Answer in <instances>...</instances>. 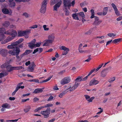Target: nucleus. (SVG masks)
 I'll return each instance as SVG.
<instances>
[{"label": "nucleus", "instance_id": "obj_1", "mask_svg": "<svg viewBox=\"0 0 122 122\" xmlns=\"http://www.w3.org/2000/svg\"><path fill=\"white\" fill-rule=\"evenodd\" d=\"M75 81V82L73 86L72 87L71 86H69L66 90L69 89L70 92H72L76 89L80 84L79 82L82 81V78L80 76H78L76 79Z\"/></svg>", "mask_w": 122, "mask_h": 122}, {"label": "nucleus", "instance_id": "obj_2", "mask_svg": "<svg viewBox=\"0 0 122 122\" xmlns=\"http://www.w3.org/2000/svg\"><path fill=\"white\" fill-rule=\"evenodd\" d=\"M30 33V30H26L24 31H18V36H24L26 39H27L28 38L29 35Z\"/></svg>", "mask_w": 122, "mask_h": 122}, {"label": "nucleus", "instance_id": "obj_3", "mask_svg": "<svg viewBox=\"0 0 122 122\" xmlns=\"http://www.w3.org/2000/svg\"><path fill=\"white\" fill-rule=\"evenodd\" d=\"M55 38V37L53 35H49L48 37V39L44 41L45 43L43 45V46H48L49 44L52 43L54 41Z\"/></svg>", "mask_w": 122, "mask_h": 122}, {"label": "nucleus", "instance_id": "obj_4", "mask_svg": "<svg viewBox=\"0 0 122 122\" xmlns=\"http://www.w3.org/2000/svg\"><path fill=\"white\" fill-rule=\"evenodd\" d=\"M23 40V38H20L18 41L12 43L10 45H8L7 46V48L9 49H14L16 46L21 43Z\"/></svg>", "mask_w": 122, "mask_h": 122}, {"label": "nucleus", "instance_id": "obj_5", "mask_svg": "<svg viewBox=\"0 0 122 122\" xmlns=\"http://www.w3.org/2000/svg\"><path fill=\"white\" fill-rule=\"evenodd\" d=\"M23 67L22 66H12L11 65L8 64L7 66L6 69L8 72H10L14 70H19L22 69Z\"/></svg>", "mask_w": 122, "mask_h": 122}, {"label": "nucleus", "instance_id": "obj_6", "mask_svg": "<svg viewBox=\"0 0 122 122\" xmlns=\"http://www.w3.org/2000/svg\"><path fill=\"white\" fill-rule=\"evenodd\" d=\"M48 1V0H44L42 2L40 10L41 13L43 14L45 13L46 11V5Z\"/></svg>", "mask_w": 122, "mask_h": 122}, {"label": "nucleus", "instance_id": "obj_7", "mask_svg": "<svg viewBox=\"0 0 122 122\" xmlns=\"http://www.w3.org/2000/svg\"><path fill=\"white\" fill-rule=\"evenodd\" d=\"M20 52V48L17 46H16L14 50H10L8 51V53L13 56L19 54Z\"/></svg>", "mask_w": 122, "mask_h": 122}, {"label": "nucleus", "instance_id": "obj_8", "mask_svg": "<svg viewBox=\"0 0 122 122\" xmlns=\"http://www.w3.org/2000/svg\"><path fill=\"white\" fill-rule=\"evenodd\" d=\"M51 111L50 108H48L46 110L41 111V113L44 116V118H47L49 116Z\"/></svg>", "mask_w": 122, "mask_h": 122}, {"label": "nucleus", "instance_id": "obj_9", "mask_svg": "<svg viewBox=\"0 0 122 122\" xmlns=\"http://www.w3.org/2000/svg\"><path fill=\"white\" fill-rule=\"evenodd\" d=\"M5 34L11 36H14L15 38L17 35V32L15 30L13 29H10L8 30L5 32Z\"/></svg>", "mask_w": 122, "mask_h": 122}, {"label": "nucleus", "instance_id": "obj_10", "mask_svg": "<svg viewBox=\"0 0 122 122\" xmlns=\"http://www.w3.org/2000/svg\"><path fill=\"white\" fill-rule=\"evenodd\" d=\"M71 78L70 76L66 77L63 78L61 81V84L62 85L67 84L70 82Z\"/></svg>", "mask_w": 122, "mask_h": 122}, {"label": "nucleus", "instance_id": "obj_11", "mask_svg": "<svg viewBox=\"0 0 122 122\" xmlns=\"http://www.w3.org/2000/svg\"><path fill=\"white\" fill-rule=\"evenodd\" d=\"M70 2L71 0H63L64 6L65 8H68L69 10L71 6Z\"/></svg>", "mask_w": 122, "mask_h": 122}, {"label": "nucleus", "instance_id": "obj_12", "mask_svg": "<svg viewBox=\"0 0 122 122\" xmlns=\"http://www.w3.org/2000/svg\"><path fill=\"white\" fill-rule=\"evenodd\" d=\"M95 21L93 23V24L95 25H99L102 22V21L100 20L98 17L95 16Z\"/></svg>", "mask_w": 122, "mask_h": 122}, {"label": "nucleus", "instance_id": "obj_13", "mask_svg": "<svg viewBox=\"0 0 122 122\" xmlns=\"http://www.w3.org/2000/svg\"><path fill=\"white\" fill-rule=\"evenodd\" d=\"M14 38V36H13L11 37L9 36L5 40L3 41H2L1 42V43L2 44L7 43L9 41L12 40Z\"/></svg>", "mask_w": 122, "mask_h": 122}, {"label": "nucleus", "instance_id": "obj_14", "mask_svg": "<svg viewBox=\"0 0 122 122\" xmlns=\"http://www.w3.org/2000/svg\"><path fill=\"white\" fill-rule=\"evenodd\" d=\"M111 5L114 9L116 15H119L120 13L116 5L114 3H112L111 4Z\"/></svg>", "mask_w": 122, "mask_h": 122}, {"label": "nucleus", "instance_id": "obj_15", "mask_svg": "<svg viewBox=\"0 0 122 122\" xmlns=\"http://www.w3.org/2000/svg\"><path fill=\"white\" fill-rule=\"evenodd\" d=\"M36 66L34 62L33 61L31 63L30 65L29 66L28 69L30 70V71L32 72L34 71V68Z\"/></svg>", "mask_w": 122, "mask_h": 122}, {"label": "nucleus", "instance_id": "obj_16", "mask_svg": "<svg viewBox=\"0 0 122 122\" xmlns=\"http://www.w3.org/2000/svg\"><path fill=\"white\" fill-rule=\"evenodd\" d=\"M84 96L85 97L86 100L89 102H92V100H94L95 98V97H93L90 98L89 96L87 95H85Z\"/></svg>", "mask_w": 122, "mask_h": 122}, {"label": "nucleus", "instance_id": "obj_17", "mask_svg": "<svg viewBox=\"0 0 122 122\" xmlns=\"http://www.w3.org/2000/svg\"><path fill=\"white\" fill-rule=\"evenodd\" d=\"M7 52V50L4 49H0V54L3 56H5L6 55Z\"/></svg>", "mask_w": 122, "mask_h": 122}, {"label": "nucleus", "instance_id": "obj_18", "mask_svg": "<svg viewBox=\"0 0 122 122\" xmlns=\"http://www.w3.org/2000/svg\"><path fill=\"white\" fill-rule=\"evenodd\" d=\"M62 3V1L60 0L56 4L54 5L53 7L54 10L56 11L57 10V8H58L61 6Z\"/></svg>", "mask_w": 122, "mask_h": 122}, {"label": "nucleus", "instance_id": "obj_19", "mask_svg": "<svg viewBox=\"0 0 122 122\" xmlns=\"http://www.w3.org/2000/svg\"><path fill=\"white\" fill-rule=\"evenodd\" d=\"M82 44H80L79 46L78 50L79 52L81 53H85L86 52V51L82 49Z\"/></svg>", "mask_w": 122, "mask_h": 122}, {"label": "nucleus", "instance_id": "obj_20", "mask_svg": "<svg viewBox=\"0 0 122 122\" xmlns=\"http://www.w3.org/2000/svg\"><path fill=\"white\" fill-rule=\"evenodd\" d=\"M99 81L95 79H93L91 80L90 82L89 85L90 86L93 85H96L98 84Z\"/></svg>", "mask_w": 122, "mask_h": 122}, {"label": "nucleus", "instance_id": "obj_21", "mask_svg": "<svg viewBox=\"0 0 122 122\" xmlns=\"http://www.w3.org/2000/svg\"><path fill=\"white\" fill-rule=\"evenodd\" d=\"M43 91V90L41 89L37 88L35 90L33 93L35 94L39 93L42 92Z\"/></svg>", "mask_w": 122, "mask_h": 122}, {"label": "nucleus", "instance_id": "obj_22", "mask_svg": "<svg viewBox=\"0 0 122 122\" xmlns=\"http://www.w3.org/2000/svg\"><path fill=\"white\" fill-rule=\"evenodd\" d=\"M108 10V8L107 7H104L103 10V15H106L107 13Z\"/></svg>", "mask_w": 122, "mask_h": 122}, {"label": "nucleus", "instance_id": "obj_23", "mask_svg": "<svg viewBox=\"0 0 122 122\" xmlns=\"http://www.w3.org/2000/svg\"><path fill=\"white\" fill-rule=\"evenodd\" d=\"M1 107L3 108L9 109L10 107L11 106L9 104L7 103H5L3 104L1 106Z\"/></svg>", "mask_w": 122, "mask_h": 122}, {"label": "nucleus", "instance_id": "obj_24", "mask_svg": "<svg viewBox=\"0 0 122 122\" xmlns=\"http://www.w3.org/2000/svg\"><path fill=\"white\" fill-rule=\"evenodd\" d=\"M122 40L121 38H119L114 40L112 41V42L116 44L117 42H120Z\"/></svg>", "mask_w": 122, "mask_h": 122}, {"label": "nucleus", "instance_id": "obj_25", "mask_svg": "<svg viewBox=\"0 0 122 122\" xmlns=\"http://www.w3.org/2000/svg\"><path fill=\"white\" fill-rule=\"evenodd\" d=\"M2 11L5 14H8L9 13L8 10L6 8H4L2 9Z\"/></svg>", "mask_w": 122, "mask_h": 122}, {"label": "nucleus", "instance_id": "obj_26", "mask_svg": "<svg viewBox=\"0 0 122 122\" xmlns=\"http://www.w3.org/2000/svg\"><path fill=\"white\" fill-rule=\"evenodd\" d=\"M77 14L79 15V16H80L82 17V18H83H83H85V15L83 12H80Z\"/></svg>", "mask_w": 122, "mask_h": 122}, {"label": "nucleus", "instance_id": "obj_27", "mask_svg": "<svg viewBox=\"0 0 122 122\" xmlns=\"http://www.w3.org/2000/svg\"><path fill=\"white\" fill-rule=\"evenodd\" d=\"M68 8H64L63 9L65 13V15L66 16H68L69 15V11L68 10Z\"/></svg>", "mask_w": 122, "mask_h": 122}, {"label": "nucleus", "instance_id": "obj_28", "mask_svg": "<svg viewBox=\"0 0 122 122\" xmlns=\"http://www.w3.org/2000/svg\"><path fill=\"white\" fill-rule=\"evenodd\" d=\"M107 74V72L105 71H102L101 73V75L102 77H105Z\"/></svg>", "mask_w": 122, "mask_h": 122}, {"label": "nucleus", "instance_id": "obj_29", "mask_svg": "<svg viewBox=\"0 0 122 122\" xmlns=\"http://www.w3.org/2000/svg\"><path fill=\"white\" fill-rule=\"evenodd\" d=\"M10 22L8 21H5L3 24V25L5 27H8L10 24Z\"/></svg>", "mask_w": 122, "mask_h": 122}, {"label": "nucleus", "instance_id": "obj_30", "mask_svg": "<svg viewBox=\"0 0 122 122\" xmlns=\"http://www.w3.org/2000/svg\"><path fill=\"white\" fill-rule=\"evenodd\" d=\"M52 76H51L49 77L47 79L44 80H43L42 81H40V83H42L43 82H46L50 80L52 78Z\"/></svg>", "mask_w": 122, "mask_h": 122}, {"label": "nucleus", "instance_id": "obj_31", "mask_svg": "<svg viewBox=\"0 0 122 122\" xmlns=\"http://www.w3.org/2000/svg\"><path fill=\"white\" fill-rule=\"evenodd\" d=\"M60 49L61 50H63L64 51H69V49L66 47L64 46H62L60 48Z\"/></svg>", "mask_w": 122, "mask_h": 122}, {"label": "nucleus", "instance_id": "obj_32", "mask_svg": "<svg viewBox=\"0 0 122 122\" xmlns=\"http://www.w3.org/2000/svg\"><path fill=\"white\" fill-rule=\"evenodd\" d=\"M9 2L10 3L9 4V6L10 7H14L15 6V4L14 2L13 1L12 2Z\"/></svg>", "mask_w": 122, "mask_h": 122}, {"label": "nucleus", "instance_id": "obj_33", "mask_svg": "<svg viewBox=\"0 0 122 122\" xmlns=\"http://www.w3.org/2000/svg\"><path fill=\"white\" fill-rule=\"evenodd\" d=\"M29 46L30 48L31 49H32L35 46V44H33L31 42L28 43Z\"/></svg>", "mask_w": 122, "mask_h": 122}, {"label": "nucleus", "instance_id": "obj_34", "mask_svg": "<svg viewBox=\"0 0 122 122\" xmlns=\"http://www.w3.org/2000/svg\"><path fill=\"white\" fill-rule=\"evenodd\" d=\"M31 109V107L30 106L27 107L24 109V111L25 112H27L29 111Z\"/></svg>", "mask_w": 122, "mask_h": 122}, {"label": "nucleus", "instance_id": "obj_35", "mask_svg": "<svg viewBox=\"0 0 122 122\" xmlns=\"http://www.w3.org/2000/svg\"><path fill=\"white\" fill-rule=\"evenodd\" d=\"M58 0H51L50 3L51 5H53L57 2Z\"/></svg>", "mask_w": 122, "mask_h": 122}, {"label": "nucleus", "instance_id": "obj_36", "mask_svg": "<svg viewBox=\"0 0 122 122\" xmlns=\"http://www.w3.org/2000/svg\"><path fill=\"white\" fill-rule=\"evenodd\" d=\"M66 93V90L63 91L59 95V97L60 98H62L63 96H64Z\"/></svg>", "mask_w": 122, "mask_h": 122}, {"label": "nucleus", "instance_id": "obj_37", "mask_svg": "<svg viewBox=\"0 0 122 122\" xmlns=\"http://www.w3.org/2000/svg\"><path fill=\"white\" fill-rule=\"evenodd\" d=\"M5 30L4 28H0V33L5 34Z\"/></svg>", "mask_w": 122, "mask_h": 122}, {"label": "nucleus", "instance_id": "obj_38", "mask_svg": "<svg viewBox=\"0 0 122 122\" xmlns=\"http://www.w3.org/2000/svg\"><path fill=\"white\" fill-rule=\"evenodd\" d=\"M115 80V77H113L112 78H111L109 79L108 80V82L110 83H112Z\"/></svg>", "mask_w": 122, "mask_h": 122}, {"label": "nucleus", "instance_id": "obj_39", "mask_svg": "<svg viewBox=\"0 0 122 122\" xmlns=\"http://www.w3.org/2000/svg\"><path fill=\"white\" fill-rule=\"evenodd\" d=\"M8 64L7 63H5L3 65H2L1 66V67L2 68H6L7 66H8Z\"/></svg>", "mask_w": 122, "mask_h": 122}, {"label": "nucleus", "instance_id": "obj_40", "mask_svg": "<svg viewBox=\"0 0 122 122\" xmlns=\"http://www.w3.org/2000/svg\"><path fill=\"white\" fill-rule=\"evenodd\" d=\"M107 35L111 37H113L116 36V34L113 33H110L107 34Z\"/></svg>", "mask_w": 122, "mask_h": 122}, {"label": "nucleus", "instance_id": "obj_41", "mask_svg": "<svg viewBox=\"0 0 122 122\" xmlns=\"http://www.w3.org/2000/svg\"><path fill=\"white\" fill-rule=\"evenodd\" d=\"M5 37V36L4 34L0 33V41L4 39Z\"/></svg>", "mask_w": 122, "mask_h": 122}, {"label": "nucleus", "instance_id": "obj_42", "mask_svg": "<svg viewBox=\"0 0 122 122\" xmlns=\"http://www.w3.org/2000/svg\"><path fill=\"white\" fill-rule=\"evenodd\" d=\"M44 108V107L43 106L41 107H39L37 109H35L34 110V111L35 112H37L39 111L41 109Z\"/></svg>", "mask_w": 122, "mask_h": 122}, {"label": "nucleus", "instance_id": "obj_43", "mask_svg": "<svg viewBox=\"0 0 122 122\" xmlns=\"http://www.w3.org/2000/svg\"><path fill=\"white\" fill-rule=\"evenodd\" d=\"M53 106V104L51 103H49L46 105L45 106H43L44 108H46L47 107H51Z\"/></svg>", "mask_w": 122, "mask_h": 122}, {"label": "nucleus", "instance_id": "obj_44", "mask_svg": "<svg viewBox=\"0 0 122 122\" xmlns=\"http://www.w3.org/2000/svg\"><path fill=\"white\" fill-rule=\"evenodd\" d=\"M72 16L73 19H76L77 20H79V19L76 14H74L72 15Z\"/></svg>", "mask_w": 122, "mask_h": 122}, {"label": "nucleus", "instance_id": "obj_45", "mask_svg": "<svg viewBox=\"0 0 122 122\" xmlns=\"http://www.w3.org/2000/svg\"><path fill=\"white\" fill-rule=\"evenodd\" d=\"M2 72H3L4 76H7L8 74V72L6 71H3Z\"/></svg>", "mask_w": 122, "mask_h": 122}, {"label": "nucleus", "instance_id": "obj_46", "mask_svg": "<svg viewBox=\"0 0 122 122\" xmlns=\"http://www.w3.org/2000/svg\"><path fill=\"white\" fill-rule=\"evenodd\" d=\"M18 119H16L13 120H7L6 121V122H17V121H18Z\"/></svg>", "mask_w": 122, "mask_h": 122}, {"label": "nucleus", "instance_id": "obj_47", "mask_svg": "<svg viewBox=\"0 0 122 122\" xmlns=\"http://www.w3.org/2000/svg\"><path fill=\"white\" fill-rule=\"evenodd\" d=\"M31 50H26L25 52L24 53H25V55H26L30 54L31 52ZM31 51H32V50H31Z\"/></svg>", "mask_w": 122, "mask_h": 122}, {"label": "nucleus", "instance_id": "obj_48", "mask_svg": "<svg viewBox=\"0 0 122 122\" xmlns=\"http://www.w3.org/2000/svg\"><path fill=\"white\" fill-rule=\"evenodd\" d=\"M18 90V88H17L16 87L15 89V90L12 93V96H14V95H15V93H16V92Z\"/></svg>", "mask_w": 122, "mask_h": 122}, {"label": "nucleus", "instance_id": "obj_49", "mask_svg": "<svg viewBox=\"0 0 122 122\" xmlns=\"http://www.w3.org/2000/svg\"><path fill=\"white\" fill-rule=\"evenodd\" d=\"M53 98V97L51 95L50 96L49 98L47 100V101H49L52 100Z\"/></svg>", "mask_w": 122, "mask_h": 122}, {"label": "nucleus", "instance_id": "obj_50", "mask_svg": "<svg viewBox=\"0 0 122 122\" xmlns=\"http://www.w3.org/2000/svg\"><path fill=\"white\" fill-rule=\"evenodd\" d=\"M75 0H74L72 1L71 2H70V4H71V6H72L73 7H74V5L75 4Z\"/></svg>", "mask_w": 122, "mask_h": 122}, {"label": "nucleus", "instance_id": "obj_51", "mask_svg": "<svg viewBox=\"0 0 122 122\" xmlns=\"http://www.w3.org/2000/svg\"><path fill=\"white\" fill-rule=\"evenodd\" d=\"M19 54H17L15 56H16V58L18 60L20 61L21 60V59L20 58V56H19Z\"/></svg>", "mask_w": 122, "mask_h": 122}, {"label": "nucleus", "instance_id": "obj_52", "mask_svg": "<svg viewBox=\"0 0 122 122\" xmlns=\"http://www.w3.org/2000/svg\"><path fill=\"white\" fill-rule=\"evenodd\" d=\"M43 27L44 28V30H45L47 31L49 30V28H46V25H43Z\"/></svg>", "mask_w": 122, "mask_h": 122}, {"label": "nucleus", "instance_id": "obj_53", "mask_svg": "<svg viewBox=\"0 0 122 122\" xmlns=\"http://www.w3.org/2000/svg\"><path fill=\"white\" fill-rule=\"evenodd\" d=\"M37 26H38V25H33L31 27H30V29H34L35 28H37Z\"/></svg>", "mask_w": 122, "mask_h": 122}, {"label": "nucleus", "instance_id": "obj_54", "mask_svg": "<svg viewBox=\"0 0 122 122\" xmlns=\"http://www.w3.org/2000/svg\"><path fill=\"white\" fill-rule=\"evenodd\" d=\"M23 15L25 16L26 18H28L29 15L26 12L24 13Z\"/></svg>", "mask_w": 122, "mask_h": 122}, {"label": "nucleus", "instance_id": "obj_55", "mask_svg": "<svg viewBox=\"0 0 122 122\" xmlns=\"http://www.w3.org/2000/svg\"><path fill=\"white\" fill-rule=\"evenodd\" d=\"M69 51H64L62 52V55H66L68 53Z\"/></svg>", "mask_w": 122, "mask_h": 122}, {"label": "nucleus", "instance_id": "obj_56", "mask_svg": "<svg viewBox=\"0 0 122 122\" xmlns=\"http://www.w3.org/2000/svg\"><path fill=\"white\" fill-rule=\"evenodd\" d=\"M95 70V69H93L90 71L89 74L87 75L88 76H89Z\"/></svg>", "mask_w": 122, "mask_h": 122}, {"label": "nucleus", "instance_id": "obj_57", "mask_svg": "<svg viewBox=\"0 0 122 122\" xmlns=\"http://www.w3.org/2000/svg\"><path fill=\"white\" fill-rule=\"evenodd\" d=\"M39 99L37 97H35L33 99V100L34 102H36L38 101Z\"/></svg>", "mask_w": 122, "mask_h": 122}, {"label": "nucleus", "instance_id": "obj_58", "mask_svg": "<svg viewBox=\"0 0 122 122\" xmlns=\"http://www.w3.org/2000/svg\"><path fill=\"white\" fill-rule=\"evenodd\" d=\"M30 100V98H27L25 99H22V102H26L27 101H28Z\"/></svg>", "mask_w": 122, "mask_h": 122}, {"label": "nucleus", "instance_id": "obj_59", "mask_svg": "<svg viewBox=\"0 0 122 122\" xmlns=\"http://www.w3.org/2000/svg\"><path fill=\"white\" fill-rule=\"evenodd\" d=\"M33 82L38 83H40L38 79H33Z\"/></svg>", "mask_w": 122, "mask_h": 122}, {"label": "nucleus", "instance_id": "obj_60", "mask_svg": "<svg viewBox=\"0 0 122 122\" xmlns=\"http://www.w3.org/2000/svg\"><path fill=\"white\" fill-rule=\"evenodd\" d=\"M88 76V75H87L83 78H82V81H85L87 79Z\"/></svg>", "mask_w": 122, "mask_h": 122}, {"label": "nucleus", "instance_id": "obj_61", "mask_svg": "<svg viewBox=\"0 0 122 122\" xmlns=\"http://www.w3.org/2000/svg\"><path fill=\"white\" fill-rule=\"evenodd\" d=\"M39 51L38 48H36V49L35 50H34L33 52V54H34L35 53H36L37 51Z\"/></svg>", "mask_w": 122, "mask_h": 122}, {"label": "nucleus", "instance_id": "obj_62", "mask_svg": "<svg viewBox=\"0 0 122 122\" xmlns=\"http://www.w3.org/2000/svg\"><path fill=\"white\" fill-rule=\"evenodd\" d=\"M53 89L54 90H58L59 89L58 87V86H56L54 87Z\"/></svg>", "mask_w": 122, "mask_h": 122}, {"label": "nucleus", "instance_id": "obj_63", "mask_svg": "<svg viewBox=\"0 0 122 122\" xmlns=\"http://www.w3.org/2000/svg\"><path fill=\"white\" fill-rule=\"evenodd\" d=\"M112 41V40H111L107 41V42L106 45L107 46L109 44H110L111 43Z\"/></svg>", "mask_w": 122, "mask_h": 122}, {"label": "nucleus", "instance_id": "obj_64", "mask_svg": "<svg viewBox=\"0 0 122 122\" xmlns=\"http://www.w3.org/2000/svg\"><path fill=\"white\" fill-rule=\"evenodd\" d=\"M122 19V16H120L117 18V20L118 21H119Z\"/></svg>", "mask_w": 122, "mask_h": 122}]
</instances>
